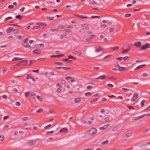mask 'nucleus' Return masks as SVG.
<instances>
[{"label":"nucleus","instance_id":"nucleus-60","mask_svg":"<svg viewBox=\"0 0 150 150\" xmlns=\"http://www.w3.org/2000/svg\"><path fill=\"white\" fill-rule=\"evenodd\" d=\"M143 61V60L139 59L138 60H136V63H139V62H142Z\"/></svg>","mask_w":150,"mask_h":150},{"label":"nucleus","instance_id":"nucleus-25","mask_svg":"<svg viewBox=\"0 0 150 150\" xmlns=\"http://www.w3.org/2000/svg\"><path fill=\"white\" fill-rule=\"evenodd\" d=\"M13 28H12V27H10L8 28L7 30H6V32H10L11 31H13Z\"/></svg>","mask_w":150,"mask_h":150},{"label":"nucleus","instance_id":"nucleus-26","mask_svg":"<svg viewBox=\"0 0 150 150\" xmlns=\"http://www.w3.org/2000/svg\"><path fill=\"white\" fill-rule=\"evenodd\" d=\"M81 99L79 98H76L74 99V101L75 103H78L80 100Z\"/></svg>","mask_w":150,"mask_h":150},{"label":"nucleus","instance_id":"nucleus-5","mask_svg":"<svg viewBox=\"0 0 150 150\" xmlns=\"http://www.w3.org/2000/svg\"><path fill=\"white\" fill-rule=\"evenodd\" d=\"M106 78V76L105 75H103L100 76L97 78H94V79H100L102 80H104Z\"/></svg>","mask_w":150,"mask_h":150},{"label":"nucleus","instance_id":"nucleus-38","mask_svg":"<svg viewBox=\"0 0 150 150\" xmlns=\"http://www.w3.org/2000/svg\"><path fill=\"white\" fill-rule=\"evenodd\" d=\"M4 136L3 135H1L0 136V140L3 141L4 139Z\"/></svg>","mask_w":150,"mask_h":150},{"label":"nucleus","instance_id":"nucleus-14","mask_svg":"<svg viewBox=\"0 0 150 150\" xmlns=\"http://www.w3.org/2000/svg\"><path fill=\"white\" fill-rule=\"evenodd\" d=\"M146 66V64H143V65H139L138 66H137L136 68V69H134V70H137V69H139L142 67H145V66Z\"/></svg>","mask_w":150,"mask_h":150},{"label":"nucleus","instance_id":"nucleus-30","mask_svg":"<svg viewBox=\"0 0 150 150\" xmlns=\"http://www.w3.org/2000/svg\"><path fill=\"white\" fill-rule=\"evenodd\" d=\"M13 33H18L19 32V30L17 29H15L13 28Z\"/></svg>","mask_w":150,"mask_h":150},{"label":"nucleus","instance_id":"nucleus-52","mask_svg":"<svg viewBox=\"0 0 150 150\" xmlns=\"http://www.w3.org/2000/svg\"><path fill=\"white\" fill-rule=\"evenodd\" d=\"M17 67H18L17 66H15V65H13L12 66H11V69H14L15 68H16Z\"/></svg>","mask_w":150,"mask_h":150},{"label":"nucleus","instance_id":"nucleus-48","mask_svg":"<svg viewBox=\"0 0 150 150\" xmlns=\"http://www.w3.org/2000/svg\"><path fill=\"white\" fill-rule=\"evenodd\" d=\"M131 16V14H127L125 15V16L126 18H128L129 17H130Z\"/></svg>","mask_w":150,"mask_h":150},{"label":"nucleus","instance_id":"nucleus-37","mask_svg":"<svg viewBox=\"0 0 150 150\" xmlns=\"http://www.w3.org/2000/svg\"><path fill=\"white\" fill-rule=\"evenodd\" d=\"M43 111V109L42 108H40L39 109H38V110H37L36 112L37 113H39V112H41V111Z\"/></svg>","mask_w":150,"mask_h":150},{"label":"nucleus","instance_id":"nucleus-50","mask_svg":"<svg viewBox=\"0 0 150 150\" xmlns=\"http://www.w3.org/2000/svg\"><path fill=\"white\" fill-rule=\"evenodd\" d=\"M31 75V74H28L26 77V79H28L29 78H30Z\"/></svg>","mask_w":150,"mask_h":150},{"label":"nucleus","instance_id":"nucleus-18","mask_svg":"<svg viewBox=\"0 0 150 150\" xmlns=\"http://www.w3.org/2000/svg\"><path fill=\"white\" fill-rule=\"evenodd\" d=\"M130 59V57L127 56L125 57L122 58V59L124 61L128 60H129Z\"/></svg>","mask_w":150,"mask_h":150},{"label":"nucleus","instance_id":"nucleus-57","mask_svg":"<svg viewBox=\"0 0 150 150\" xmlns=\"http://www.w3.org/2000/svg\"><path fill=\"white\" fill-rule=\"evenodd\" d=\"M100 17L99 16H92L91 17V18H100Z\"/></svg>","mask_w":150,"mask_h":150},{"label":"nucleus","instance_id":"nucleus-12","mask_svg":"<svg viewBox=\"0 0 150 150\" xmlns=\"http://www.w3.org/2000/svg\"><path fill=\"white\" fill-rule=\"evenodd\" d=\"M66 29L65 26L63 25H60L57 27V29L58 30L61 29Z\"/></svg>","mask_w":150,"mask_h":150},{"label":"nucleus","instance_id":"nucleus-59","mask_svg":"<svg viewBox=\"0 0 150 150\" xmlns=\"http://www.w3.org/2000/svg\"><path fill=\"white\" fill-rule=\"evenodd\" d=\"M62 69H63L64 70H68L70 69V68L68 67H62Z\"/></svg>","mask_w":150,"mask_h":150},{"label":"nucleus","instance_id":"nucleus-43","mask_svg":"<svg viewBox=\"0 0 150 150\" xmlns=\"http://www.w3.org/2000/svg\"><path fill=\"white\" fill-rule=\"evenodd\" d=\"M47 19L50 20H52L54 19V17H50L49 16H47Z\"/></svg>","mask_w":150,"mask_h":150},{"label":"nucleus","instance_id":"nucleus-40","mask_svg":"<svg viewBox=\"0 0 150 150\" xmlns=\"http://www.w3.org/2000/svg\"><path fill=\"white\" fill-rule=\"evenodd\" d=\"M21 65H22L21 62V61L19 63H18L17 64L15 65V66L19 67L21 66Z\"/></svg>","mask_w":150,"mask_h":150},{"label":"nucleus","instance_id":"nucleus-62","mask_svg":"<svg viewBox=\"0 0 150 150\" xmlns=\"http://www.w3.org/2000/svg\"><path fill=\"white\" fill-rule=\"evenodd\" d=\"M30 95L31 96H35V93L33 92H32L31 94H30Z\"/></svg>","mask_w":150,"mask_h":150},{"label":"nucleus","instance_id":"nucleus-23","mask_svg":"<svg viewBox=\"0 0 150 150\" xmlns=\"http://www.w3.org/2000/svg\"><path fill=\"white\" fill-rule=\"evenodd\" d=\"M21 62L22 65H25L27 63V61L26 60H23L21 61Z\"/></svg>","mask_w":150,"mask_h":150},{"label":"nucleus","instance_id":"nucleus-64","mask_svg":"<svg viewBox=\"0 0 150 150\" xmlns=\"http://www.w3.org/2000/svg\"><path fill=\"white\" fill-rule=\"evenodd\" d=\"M145 110H150V105L147 108L145 109Z\"/></svg>","mask_w":150,"mask_h":150},{"label":"nucleus","instance_id":"nucleus-32","mask_svg":"<svg viewBox=\"0 0 150 150\" xmlns=\"http://www.w3.org/2000/svg\"><path fill=\"white\" fill-rule=\"evenodd\" d=\"M130 50V48L126 49L124 50L122 52V53H125L126 52H128Z\"/></svg>","mask_w":150,"mask_h":150},{"label":"nucleus","instance_id":"nucleus-1","mask_svg":"<svg viewBox=\"0 0 150 150\" xmlns=\"http://www.w3.org/2000/svg\"><path fill=\"white\" fill-rule=\"evenodd\" d=\"M97 131V130L96 129L94 128H92L88 131V134L89 136H92L96 133Z\"/></svg>","mask_w":150,"mask_h":150},{"label":"nucleus","instance_id":"nucleus-53","mask_svg":"<svg viewBox=\"0 0 150 150\" xmlns=\"http://www.w3.org/2000/svg\"><path fill=\"white\" fill-rule=\"evenodd\" d=\"M15 104L17 106H19L20 105L21 103L20 102H16Z\"/></svg>","mask_w":150,"mask_h":150},{"label":"nucleus","instance_id":"nucleus-29","mask_svg":"<svg viewBox=\"0 0 150 150\" xmlns=\"http://www.w3.org/2000/svg\"><path fill=\"white\" fill-rule=\"evenodd\" d=\"M98 99V98H92L89 101L90 103H91L93 101H97Z\"/></svg>","mask_w":150,"mask_h":150},{"label":"nucleus","instance_id":"nucleus-11","mask_svg":"<svg viewBox=\"0 0 150 150\" xmlns=\"http://www.w3.org/2000/svg\"><path fill=\"white\" fill-rule=\"evenodd\" d=\"M60 132H68V129L66 128H62L59 131Z\"/></svg>","mask_w":150,"mask_h":150},{"label":"nucleus","instance_id":"nucleus-46","mask_svg":"<svg viewBox=\"0 0 150 150\" xmlns=\"http://www.w3.org/2000/svg\"><path fill=\"white\" fill-rule=\"evenodd\" d=\"M118 48V47H112L111 48V49L113 50H117Z\"/></svg>","mask_w":150,"mask_h":150},{"label":"nucleus","instance_id":"nucleus-6","mask_svg":"<svg viewBox=\"0 0 150 150\" xmlns=\"http://www.w3.org/2000/svg\"><path fill=\"white\" fill-rule=\"evenodd\" d=\"M103 48L99 46H97L96 47V52H99L100 51H102V53L104 52V51H102Z\"/></svg>","mask_w":150,"mask_h":150},{"label":"nucleus","instance_id":"nucleus-36","mask_svg":"<svg viewBox=\"0 0 150 150\" xmlns=\"http://www.w3.org/2000/svg\"><path fill=\"white\" fill-rule=\"evenodd\" d=\"M95 37V36L94 35H90L88 36V38L91 40V39H93Z\"/></svg>","mask_w":150,"mask_h":150},{"label":"nucleus","instance_id":"nucleus-28","mask_svg":"<svg viewBox=\"0 0 150 150\" xmlns=\"http://www.w3.org/2000/svg\"><path fill=\"white\" fill-rule=\"evenodd\" d=\"M54 132V131H52L50 132H46V135H48L49 134H53Z\"/></svg>","mask_w":150,"mask_h":150},{"label":"nucleus","instance_id":"nucleus-19","mask_svg":"<svg viewBox=\"0 0 150 150\" xmlns=\"http://www.w3.org/2000/svg\"><path fill=\"white\" fill-rule=\"evenodd\" d=\"M132 133H127L126 134L125 136L126 137H130L132 135Z\"/></svg>","mask_w":150,"mask_h":150},{"label":"nucleus","instance_id":"nucleus-54","mask_svg":"<svg viewBox=\"0 0 150 150\" xmlns=\"http://www.w3.org/2000/svg\"><path fill=\"white\" fill-rule=\"evenodd\" d=\"M116 59L117 60L121 61L122 60V57H117L116 58Z\"/></svg>","mask_w":150,"mask_h":150},{"label":"nucleus","instance_id":"nucleus-22","mask_svg":"<svg viewBox=\"0 0 150 150\" xmlns=\"http://www.w3.org/2000/svg\"><path fill=\"white\" fill-rule=\"evenodd\" d=\"M16 18H18L19 19H22L23 18V16L20 15H18L15 16Z\"/></svg>","mask_w":150,"mask_h":150},{"label":"nucleus","instance_id":"nucleus-16","mask_svg":"<svg viewBox=\"0 0 150 150\" xmlns=\"http://www.w3.org/2000/svg\"><path fill=\"white\" fill-rule=\"evenodd\" d=\"M64 54H61V55H50V57H60L64 56Z\"/></svg>","mask_w":150,"mask_h":150},{"label":"nucleus","instance_id":"nucleus-21","mask_svg":"<svg viewBox=\"0 0 150 150\" xmlns=\"http://www.w3.org/2000/svg\"><path fill=\"white\" fill-rule=\"evenodd\" d=\"M142 118L141 116H139L137 117H134L132 118V120H137L140 119Z\"/></svg>","mask_w":150,"mask_h":150},{"label":"nucleus","instance_id":"nucleus-39","mask_svg":"<svg viewBox=\"0 0 150 150\" xmlns=\"http://www.w3.org/2000/svg\"><path fill=\"white\" fill-rule=\"evenodd\" d=\"M108 143V140H106L105 142H103L102 143V145L107 144Z\"/></svg>","mask_w":150,"mask_h":150},{"label":"nucleus","instance_id":"nucleus-17","mask_svg":"<svg viewBox=\"0 0 150 150\" xmlns=\"http://www.w3.org/2000/svg\"><path fill=\"white\" fill-rule=\"evenodd\" d=\"M127 69L125 67H120V68L119 69V71H123V70H125L126 71Z\"/></svg>","mask_w":150,"mask_h":150},{"label":"nucleus","instance_id":"nucleus-56","mask_svg":"<svg viewBox=\"0 0 150 150\" xmlns=\"http://www.w3.org/2000/svg\"><path fill=\"white\" fill-rule=\"evenodd\" d=\"M90 40L89 38H86L84 40L85 42H90Z\"/></svg>","mask_w":150,"mask_h":150},{"label":"nucleus","instance_id":"nucleus-15","mask_svg":"<svg viewBox=\"0 0 150 150\" xmlns=\"http://www.w3.org/2000/svg\"><path fill=\"white\" fill-rule=\"evenodd\" d=\"M35 46L38 48H43L44 47V45L42 44L36 45Z\"/></svg>","mask_w":150,"mask_h":150},{"label":"nucleus","instance_id":"nucleus-61","mask_svg":"<svg viewBox=\"0 0 150 150\" xmlns=\"http://www.w3.org/2000/svg\"><path fill=\"white\" fill-rule=\"evenodd\" d=\"M107 86L110 87H113L114 86L112 84H108Z\"/></svg>","mask_w":150,"mask_h":150},{"label":"nucleus","instance_id":"nucleus-9","mask_svg":"<svg viewBox=\"0 0 150 150\" xmlns=\"http://www.w3.org/2000/svg\"><path fill=\"white\" fill-rule=\"evenodd\" d=\"M110 126V124H107L105 125H104V126L100 127L99 128L100 129V130H103L107 128H108V127Z\"/></svg>","mask_w":150,"mask_h":150},{"label":"nucleus","instance_id":"nucleus-27","mask_svg":"<svg viewBox=\"0 0 150 150\" xmlns=\"http://www.w3.org/2000/svg\"><path fill=\"white\" fill-rule=\"evenodd\" d=\"M145 102V100H142L140 103L141 106L142 107H143L144 105V103Z\"/></svg>","mask_w":150,"mask_h":150},{"label":"nucleus","instance_id":"nucleus-42","mask_svg":"<svg viewBox=\"0 0 150 150\" xmlns=\"http://www.w3.org/2000/svg\"><path fill=\"white\" fill-rule=\"evenodd\" d=\"M68 57L70 59H76V58L72 56H71V55H70Z\"/></svg>","mask_w":150,"mask_h":150},{"label":"nucleus","instance_id":"nucleus-4","mask_svg":"<svg viewBox=\"0 0 150 150\" xmlns=\"http://www.w3.org/2000/svg\"><path fill=\"white\" fill-rule=\"evenodd\" d=\"M138 94L136 93H135L134 94V95L133 98L131 99V101H134L135 100H136V99H137V98H138Z\"/></svg>","mask_w":150,"mask_h":150},{"label":"nucleus","instance_id":"nucleus-31","mask_svg":"<svg viewBox=\"0 0 150 150\" xmlns=\"http://www.w3.org/2000/svg\"><path fill=\"white\" fill-rule=\"evenodd\" d=\"M16 38L19 39H22L23 38V37L21 35H18L17 36Z\"/></svg>","mask_w":150,"mask_h":150},{"label":"nucleus","instance_id":"nucleus-13","mask_svg":"<svg viewBox=\"0 0 150 150\" xmlns=\"http://www.w3.org/2000/svg\"><path fill=\"white\" fill-rule=\"evenodd\" d=\"M121 127V125H118L116 127H115L113 128L112 130L113 131H115L117 130H118Z\"/></svg>","mask_w":150,"mask_h":150},{"label":"nucleus","instance_id":"nucleus-3","mask_svg":"<svg viewBox=\"0 0 150 150\" xmlns=\"http://www.w3.org/2000/svg\"><path fill=\"white\" fill-rule=\"evenodd\" d=\"M36 25L39 26L40 28H43L46 26L47 24L45 23L40 22L37 23Z\"/></svg>","mask_w":150,"mask_h":150},{"label":"nucleus","instance_id":"nucleus-35","mask_svg":"<svg viewBox=\"0 0 150 150\" xmlns=\"http://www.w3.org/2000/svg\"><path fill=\"white\" fill-rule=\"evenodd\" d=\"M122 91L124 92H127L130 91L129 90L125 88H122Z\"/></svg>","mask_w":150,"mask_h":150},{"label":"nucleus","instance_id":"nucleus-7","mask_svg":"<svg viewBox=\"0 0 150 150\" xmlns=\"http://www.w3.org/2000/svg\"><path fill=\"white\" fill-rule=\"evenodd\" d=\"M33 53L34 54H41V52L40 49H38L33 50Z\"/></svg>","mask_w":150,"mask_h":150},{"label":"nucleus","instance_id":"nucleus-41","mask_svg":"<svg viewBox=\"0 0 150 150\" xmlns=\"http://www.w3.org/2000/svg\"><path fill=\"white\" fill-rule=\"evenodd\" d=\"M73 78H74V77L68 76V77H67L65 78V79L66 80H69V79H73Z\"/></svg>","mask_w":150,"mask_h":150},{"label":"nucleus","instance_id":"nucleus-34","mask_svg":"<svg viewBox=\"0 0 150 150\" xmlns=\"http://www.w3.org/2000/svg\"><path fill=\"white\" fill-rule=\"evenodd\" d=\"M49 31L50 32H54L58 31V30L56 29H49Z\"/></svg>","mask_w":150,"mask_h":150},{"label":"nucleus","instance_id":"nucleus-55","mask_svg":"<svg viewBox=\"0 0 150 150\" xmlns=\"http://www.w3.org/2000/svg\"><path fill=\"white\" fill-rule=\"evenodd\" d=\"M51 126V124H49L48 125H47V126L45 127H44V128L45 129H47V128L50 127Z\"/></svg>","mask_w":150,"mask_h":150},{"label":"nucleus","instance_id":"nucleus-24","mask_svg":"<svg viewBox=\"0 0 150 150\" xmlns=\"http://www.w3.org/2000/svg\"><path fill=\"white\" fill-rule=\"evenodd\" d=\"M23 59V58H19V57H14L12 60V61H16L17 60H20Z\"/></svg>","mask_w":150,"mask_h":150},{"label":"nucleus","instance_id":"nucleus-2","mask_svg":"<svg viewBox=\"0 0 150 150\" xmlns=\"http://www.w3.org/2000/svg\"><path fill=\"white\" fill-rule=\"evenodd\" d=\"M29 39V38L28 37L26 39L24 40V41L22 44V46L25 47H29V45L28 41Z\"/></svg>","mask_w":150,"mask_h":150},{"label":"nucleus","instance_id":"nucleus-51","mask_svg":"<svg viewBox=\"0 0 150 150\" xmlns=\"http://www.w3.org/2000/svg\"><path fill=\"white\" fill-rule=\"evenodd\" d=\"M39 28V26H34L33 28V30H35V29H38Z\"/></svg>","mask_w":150,"mask_h":150},{"label":"nucleus","instance_id":"nucleus-8","mask_svg":"<svg viewBox=\"0 0 150 150\" xmlns=\"http://www.w3.org/2000/svg\"><path fill=\"white\" fill-rule=\"evenodd\" d=\"M134 45L136 47H139L141 45V42H135L134 43Z\"/></svg>","mask_w":150,"mask_h":150},{"label":"nucleus","instance_id":"nucleus-44","mask_svg":"<svg viewBox=\"0 0 150 150\" xmlns=\"http://www.w3.org/2000/svg\"><path fill=\"white\" fill-rule=\"evenodd\" d=\"M149 130V128H147L145 130L143 133V134H144L146 133V132H147Z\"/></svg>","mask_w":150,"mask_h":150},{"label":"nucleus","instance_id":"nucleus-63","mask_svg":"<svg viewBox=\"0 0 150 150\" xmlns=\"http://www.w3.org/2000/svg\"><path fill=\"white\" fill-rule=\"evenodd\" d=\"M7 69L6 68H4L3 70H2V72L3 73H4L7 71Z\"/></svg>","mask_w":150,"mask_h":150},{"label":"nucleus","instance_id":"nucleus-49","mask_svg":"<svg viewBox=\"0 0 150 150\" xmlns=\"http://www.w3.org/2000/svg\"><path fill=\"white\" fill-rule=\"evenodd\" d=\"M13 5H10L8 6V8L10 9H11L14 7Z\"/></svg>","mask_w":150,"mask_h":150},{"label":"nucleus","instance_id":"nucleus-20","mask_svg":"<svg viewBox=\"0 0 150 150\" xmlns=\"http://www.w3.org/2000/svg\"><path fill=\"white\" fill-rule=\"evenodd\" d=\"M36 142L35 141H32L29 142V144L31 146L35 144Z\"/></svg>","mask_w":150,"mask_h":150},{"label":"nucleus","instance_id":"nucleus-47","mask_svg":"<svg viewBox=\"0 0 150 150\" xmlns=\"http://www.w3.org/2000/svg\"><path fill=\"white\" fill-rule=\"evenodd\" d=\"M91 92L86 93H85V95L86 96H88V95H91Z\"/></svg>","mask_w":150,"mask_h":150},{"label":"nucleus","instance_id":"nucleus-45","mask_svg":"<svg viewBox=\"0 0 150 150\" xmlns=\"http://www.w3.org/2000/svg\"><path fill=\"white\" fill-rule=\"evenodd\" d=\"M37 98L39 100L41 101L42 100V98L39 96H37Z\"/></svg>","mask_w":150,"mask_h":150},{"label":"nucleus","instance_id":"nucleus-10","mask_svg":"<svg viewBox=\"0 0 150 150\" xmlns=\"http://www.w3.org/2000/svg\"><path fill=\"white\" fill-rule=\"evenodd\" d=\"M148 44L147 43L145 44L144 45L142 46L141 47V49L142 50H145L146 48H148Z\"/></svg>","mask_w":150,"mask_h":150},{"label":"nucleus","instance_id":"nucleus-58","mask_svg":"<svg viewBox=\"0 0 150 150\" xmlns=\"http://www.w3.org/2000/svg\"><path fill=\"white\" fill-rule=\"evenodd\" d=\"M61 83L62 84H65L66 83V81L64 80H62L61 81Z\"/></svg>","mask_w":150,"mask_h":150},{"label":"nucleus","instance_id":"nucleus-33","mask_svg":"<svg viewBox=\"0 0 150 150\" xmlns=\"http://www.w3.org/2000/svg\"><path fill=\"white\" fill-rule=\"evenodd\" d=\"M25 96L27 98H29L30 96V93L29 92H28L25 93Z\"/></svg>","mask_w":150,"mask_h":150}]
</instances>
